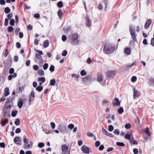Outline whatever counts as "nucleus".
<instances>
[{"instance_id": "obj_1", "label": "nucleus", "mask_w": 154, "mask_h": 154, "mask_svg": "<svg viewBox=\"0 0 154 154\" xmlns=\"http://www.w3.org/2000/svg\"><path fill=\"white\" fill-rule=\"evenodd\" d=\"M115 49L114 45L112 43H109L104 45L103 51L105 54H109L113 52Z\"/></svg>"}, {"instance_id": "obj_2", "label": "nucleus", "mask_w": 154, "mask_h": 154, "mask_svg": "<svg viewBox=\"0 0 154 154\" xmlns=\"http://www.w3.org/2000/svg\"><path fill=\"white\" fill-rule=\"evenodd\" d=\"M69 42L72 45L77 46L79 44L78 36L77 34L74 33L69 38Z\"/></svg>"}, {"instance_id": "obj_3", "label": "nucleus", "mask_w": 154, "mask_h": 154, "mask_svg": "<svg viewBox=\"0 0 154 154\" xmlns=\"http://www.w3.org/2000/svg\"><path fill=\"white\" fill-rule=\"evenodd\" d=\"M129 31L133 41L134 42H137L136 38L137 35L135 33V27L131 25L129 26Z\"/></svg>"}, {"instance_id": "obj_4", "label": "nucleus", "mask_w": 154, "mask_h": 154, "mask_svg": "<svg viewBox=\"0 0 154 154\" xmlns=\"http://www.w3.org/2000/svg\"><path fill=\"white\" fill-rule=\"evenodd\" d=\"M92 80L91 76L87 75L82 78V83L86 86H89L92 83Z\"/></svg>"}, {"instance_id": "obj_5", "label": "nucleus", "mask_w": 154, "mask_h": 154, "mask_svg": "<svg viewBox=\"0 0 154 154\" xmlns=\"http://www.w3.org/2000/svg\"><path fill=\"white\" fill-rule=\"evenodd\" d=\"M116 72L114 71H107L106 73V75L107 79L109 80L113 79L115 77Z\"/></svg>"}, {"instance_id": "obj_6", "label": "nucleus", "mask_w": 154, "mask_h": 154, "mask_svg": "<svg viewBox=\"0 0 154 154\" xmlns=\"http://www.w3.org/2000/svg\"><path fill=\"white\" fill-rule=\"evenodd\" d=\"M21 138L18 136L14 138V143L19 146H21Z\"/></svg>"}, {"instance_id": "obj_7", "label": "nucleus", "mask_w": 154, "mask_h": 154, "mask_svg": "<svg viewBox=\"0 0 154 154\" xmlns=\"http://www.w3.org/2000/svg\"><path fill=\"white\" fill-rule=\"evenodd\" d=\"M29 102H31L32 100H34L35 97V93L33 91H32L29 95Z\"/></svg>"}, {"instance_id": "obj_8", "label": "nucleus", "mask_w": 154, "mask_h": 154, "mask_svg": "<svg viewBox=\"0 0 154 154\" xmlns=\"http://www.w3.org/2000/svg\"><path fill=\"white\" fill-rule=\"evenodd\" d=\"M82 150L84 153H89L90 152L89 148L86 146L83 145L81 148Z\"/></svg>"}, {"instance_id": "obj_9", "label": "nucleus", "mask_w": 154, "mask_h": 154, "mask_svg": "<svg viewBox=\"0 0 154 154\" xmlns=\"http://www.w3.org/2000/svg\"><path fill=\"white\" fill-rule=\"evenodd\" d=\"M85 19L86 26L88 27L90 26L91 25V22L89 17L86 16Z\"/></svg>"}, {"instance_id": "obj_10", "label": "nucleus", "mask_w": 154, "mask_h": 154, "mask_svg": "<svg viewBox=\"0 0 154 154\" xmlns=\"http://www.w3.org/2000/svg\"><path fill=\"white\" fill-rule=\"evenodd\" d=\"M60 131L61 133L63 134H64L65 133H68V131L66 126L64 125L63 127L61 128L60 129Z\"/></svg>"}, {"instance_id": "obj_11", "label": "nucleus", "mask_w": 154, "mask_h": 154, "mask_svg": "<svg viewBox=\"0 0 154 154\" xmlns=\"http://www.w3.org/2000/svg\"><path fill=\"white\" fill-rule=\"evenodd\" d=\"M114 100L115 101L113 103V105L114 106H119L120 104V102L119 101V99L118 98H115L114 99Z\"/></svg>"}, {"instance_id": "obj_12", "label": "nucleus", "mask_w": 154, "mask_h": 154, "mask_svg": "<svg viewBox=\"0 0 154 154\" xmlns=\"http://www.w3.org/2000/svg\"><path fill=\"white\" fill-rule=\"evenodd\" d=\"M152 20L151 19H149L146 20L144 25L145 29H147L148 28L152 23Z\"/></svg>"}, {"instance_id": "obj_13", "label": "nucleus", "mask_w": 154, "mask_h": 154, "mask_svg": "<svg viewBox=\"0 0 154 154\" xmlns=\"http://www.w3.org/2000/svg\"><path fill=\"white\" fill-rule=\"evenodd\" d=\"M140 94V93L135 88L133 91V98L135 99L136 97H138Z\"/></svg>"}, {"instance_id": "obj_14", "label": "nucleus", "mask_w": 154, "mask_h": 154, "mask_svg": "<svg viewBox=\"0 0 154 154\" xmlns=\"http://www.w3.org/2000/svg\"><path fill=\"white\" fill-rule=\"evenodd\" d=\"M62 150L63 152L64 153L68 151L69 147L67 146L66 145L64 144L62 146Z\"/></svg>"}, {"instance_id": "obj_15", "label": "nucleus", "mask_w": 154, "mask_h": 154, "mask_svg": "<svg viewBox=\"0 0 154 154\" xmlns=\"http://www.w3.org/2000/svg\"><path fill=\"white\" fill-rule=\"evenodd\" d=\"M14 99V97L13 96L9 97V98L7 99V100L6 102L5 105H7L8 104V103H13V100Z\"/></svg>"}, {"instance_id": "obj_16", "label": "nucleus", "mask_w": 154, "mask_h": 154, "mask_svg": "<svg viewBox=\"0 0 154 154\" xmlns=\"http://www.w3.org/2000/svg\"><path fill=\"white\" fill-rule=\"evenodd\" d=\"M23 100L22 98H20L17 103V106L19 108H21L23 105Z\"/></svg>"}, {"instance_id": "obj_17", "label": "nucleus", "mask_w": 154, "mask_h": 154, "mask_svg": "<svg viewBox=\"0 0 154 154\" xmlns=\"http://www.w3.org/2000/svg\"><path fill=\"white\" fill-rule=\"evenodd\" d=\"M131 135L128 134H125L124 137L129 140L130 142L131 143V144L132 145V143H131L132 140L131 139Z\"/></svg>"}, {"instance_id": "obj_18", "label": "nucleus", "mask_w": 154, "mask_h": 154, "mask_svg": "<svg viewBox=\"0 0 154 154\" xmlns=\"http://www.w3.org/2000/svg\"><path fill=\"white\" fill-rule=\"evenodd\" d=\"M10 94L9 89L8 87L6 88L4 91V95L5 97L8 96Z\"/></svg>"}, {"instance_id": "obj_19", "label": "nucleus", "mask_w": 154, "mask_h": 154, "mask_svg": "<svg viewBox=\"0 0 154 154\" xmlns=\"http://www.w3.org/2000/svg\"><path fill=\"white\" fill-rule=\"evenodd\" d=\"M124 53L127 55H130L131 53V49L128 48H125L124 50Z\"/></svg>"}, {"instance_id": "obj_20", "label": "nucleus", "mask_w": 154, "mask_h": 154, "mask_svg": "<svg viewBox=\"0 0 154 154\" xmlns=\"http://www.w3.org/2000/svg\"><path fill=\"white\" fill-rule=\"evenodd\" d=\"M97 80L98 82H101L102 81L103 77L102 74L101 73H98L97 76Z\"/></svg>"}, {"instance_id": "obj_21", "label": "nucleus", "mask_w": 154, "mask_h": 154, "mask_svg": "<svg viewBox=\"0 0 154 154\" xmlns=\"http://www.w3.org/2000/svg\"><path fill=\"white\" fill-rule=\"evenodd\" d=\"M8 119H5V120H2V121L1 124L2 126H5L6 124L8 123Z\"/></svg>"}, {"instance_id": "obj_22", "label": "nucleus", "mask_w": 154, "mask_h": 154, "mask_svg": "<svg viewBox=\"0 0 154 154\" xmlns=\"http://www.w3.org/2000/svg\"><path fill=\"white\" fill-rule=\"evenodd\" d=\"M49 42L48 40H45L43 43V47L45 48H47L49 46Z\"/></svg>"}, {"instance_id": "obj_23", "label": "nucleus", "mask_w": 154, "mask_h": 154, "mask_svg": "<svg viewBox=\"0 0 154 154\" xmlns=\"http://www.w3.org/2000/svg\"><path fill=\"white\" fill-rule=\"evenodd\" d=\"M135 64V62H133L131 65H128L125 67V69L127 70H128L129 68L133 66Z\"/></svg>"}, {"instance_id": "obj_24", "label": "nucleus", "mask_w": 154, "mask_h": 154, "mask_svg": "<svg viewBox=\"0 0 154 154\" xmlns=\"http://www.w3.org/2000/svg\"><path fill=\"white\" fill-rule=\"evenodd\" d=\"M37 73L40 76H43L44 75V72L42 69H39Z\"/></svg>"}, {"instance_id": "obj_25", "label": "nucleus", "mask_w": 154, "mask_h": 154, "mask_svg": "<svg viewBox=\"0 0 154 154\" xmlns=\"http://www.w3.org/2000/svg\"><path fill=\"white\" fill-rule=\"evenodd\" d=\"M14 123L17 126L19 125L20 123V119L19 118L17 119L14 122Z\"/></svg>"}, {"instance_id": "obj_26", "label": "nucleus", "mask_w": 154, "mask_h": 154, "mask_svg": "<svg viewBox=\"0 0 154 154\" xmlns=\"http://www.w3.org/2000/svg\"><path fill=\"white\" fill-rule=\"evenodd\" d=\"M56 83V81L55 79H53L50 81V86H54Z\"/></svg>"}, {"instance_id": "obj_27", "label": "nucleus", "mask_w": 154, "mask_h": 154, "mask_svg": "<svg viewBox=\"0 0 154 154\" xmlns=\"http://www.w3.org/2000/svg\"><path fill=\"white\" fill-rule=\"evenodd\" d=\"M6 106V105H5L4 106L3 110V112L4 114H6V113H8V112H9V109L8 110V108H7V107L6 106Z\"/></svg>"}, {"instance_id": "obj_28", "label": "nucleus", "mask_w": 154, "mask_h": 154, "mask_svg": "<svg viewBox=\"0 0 154 154\" xmlns=\"http://www.w3.org/2000/svg\"><path fill=\"white\" fill-rule=\"evenodd\" d=\"M57 6L59 8H62L63 6V3L62 2L60 1L58 2L57 3Z\"/></svg>"}, {"instance_id": "obj_29", "label": "nucleus", "mask_w": 154, "mask_h": 154, "mask_svg": "<svg viewBox=\"0 0 154 154\" xmlns=\"http://www.w3.org/2000/svg\"><path fill=\"white\" fill-rule=\"evenodd\" d=\"M118 112L119 114H121L124 112V109L122 107H120L118 109Z\"/></svg>"}, {"instance_id": "obj_30", "label": "nucleus", "mask_w": 154, "mask_h": 154, "mask_svg": "<svg viewBox=\"0 0 154 154\" xmlns=\"http://www.w3.org/2000/svg\"><path fill=\"white\" fill-rule=\"evenodd\" d=\"M58 15L60 19L62 18V13L61 11V10L59 9L57 12Z\"/></svg>"}, {"instance_id": "obj_31", "label": "nucleus", "mask_w": 154, "mask_h": 154, "mask_svg": "<svg viewBox=\"0 0 154 154\" xmlns=\"http://www.w3.org/2000/svg\"><path fill=\"white\" fill-rule=\"evenodd\" d=\"M145 133L149 136L150 137L151 135L150 134L149 129L148 127H147L145 129Z\"/></svg>"}, {"instance_id": "obj_32", "label": "nucleus", "mask_w": 154, "mask_h": 154, "mask_svg": "<svg viewBox=\"0 0 154 154\" xmlns=\"http://www.w3.org/2000/svg\"><path fill=\"white\" fill-rule=\"evenodd\" d=\"M4 11L5 14H7L10 12L11 9L9 7H7L5 8Z\"/></svg>"}, {"instance_id": "obj_33", "label": "nucleus", "mask_w": 154, "mask_h": 154, "mask_svg": "<svg viewBox=\"0 0 154 154\" xmlns=\"http://www.w3.org/2000/svg\"><path fill=\"white\" fill-rule=\"evenodd\" d=\"M23 141L24 144L28 143V140L25 135L23 136Z\"/></svg>"}, {"instance_id": "obj_34", "label": "nucleus", "mask_w": 154, "mask_h": 154, "mask_svg": "<svg viewBox=\"0 0 154 154\" xmlns=\"http://www.w3.org/2000/svg\"><path fill=\"white\" fill-rule=\"evenodd\" d=\"M18 112V111L16 110L15 111L13 110L11 112V116L13 117H15L17 115Z\"/></svg>"}, {"instance_id": "obj_35", "label": "nucleus", "mask_w": 154, "mask_h": 154, "mask_svg": "<svg viewBox=\"0 0 154 154\" xmlns=\"http://www.w3.org/2000/svg\"><path fill=\"white\" fill-rule=\"evenodd\" d=\"M38 80L39 82H41L42 83H44L45 81V79L44 77H42L38 78Z\"/></svg>"}, {"instance_id": "obj_36", "label": "nucleus", "mask_w": 154, "mask_h": 154, "mask_svg": "<svg viewBox=\"0 0 154 154\" xmlns=\"http://www.w3.org/2000/svg\"><path fill=\"white\" fill-rule=\"evenodd\" d=\"M43 89V87L40 86H38L36 88V90L39 92L42 91Z\"/></svg>"}, {"instance_id": "obj_37", "label": "nucleus", "mask_w": 154, "mask_h": 154, "mask_svg": "<svg viewBox=\"0 0 154 154\" xmlns=\"http://www.w3.org/2000/svg\"><path fill=\"white\" fill-rule=\"evenodd\" d=\"M116 145L119 146H125V144L122 142H117Z\"/></svg>"}, {"instance_id": "obj_38", "label": "nucleus", "mask_w": 154, "mask_h": 154, "mask_svg": "<svg viewBox=\"0 0 154 154\" xmlns=\"http://www.w3.org/2000/svg\"><path fill=\"white\" fill-rule=\"evenodd\" d=\"M80 74L81 75L83 76H85L87 75L86 72H85V70L84 69L81 71Z\"/></svg>"}, {"instance_id": "obj_39", "label": "nucleus", "mask_w": 154, "mask_h": 154, "mask_svg": "<svg viewBox=\"0 0 154 154\" xmlns=\"http://www.w3.org/2000/svg\"><path fill=\"white\" fill-rule=\"evenodd\" d=\"M35 57L37 59L40 60H42V57L41 56V55L39 54H38L36 53L35 54Z\"/></svg>"}, {"instance_id": "obj_40", "label": "nucleus", "mask_w": 154, "mask_h": 154, "mask_svg": "<svg viewBox=\"0 0 154 154\" xmlns=\"http://www.w3.org/2000/svg\"><path fill=\"white\" fill-rule=\"evenodd\" d=\"M14 30V28L11 26H9L7 28L8 31V32H12Z\"/></svg>"}, {"instance_id": "obj_41", "label": "nucleus", "mask_w": 154, "mask_h": 154, "mask_svg": "<svg viewBox=\"0 0 154 154\" xmlns=\"http://www.w3.org/2000/svg\"><path fill=\"white\" fill-rule=\"evenodd\" d=\"M113 134L116 135H119L120 134V132L119 129H116L114 130L113 132Z\"/></svg>"}, {"instance_id": "obj_42", "label": "nucleus", "mask_w": 154, "mask_h": 154, "mask_svg": "<svg viewBox=\"0 0 154 154\" xmlns=\"http://www.w3.org/2000/svg\"><path fill=\"white\" fill-rule=\"evenodd\" d=\"M28 143L24 144V148L25 149H30L32 148L31 147V146L29 144H27Z\"/></svg>"}, {"instance_id": "obj_43", "label": "nucleus", "mask_w": 154, "mask_h": 154, "mask_svg": "<svg viewBox=\"0 0 154 154\" xmlns=\"http://www.w3.org/2000/svg\"><path fill=\"white\" fill-rule=\"evenodd\" d=\"M15 20L14 19H11V20L10 21V24L12 26H13L15 24Z\"/></svg>"}, {"instance_id": "obj_44", "label": "nucleus", "mask_w": 154, "mask_h": 154, "mask_svg": "<svg viewBox=\"0 0 154 154\" xmlns=\"http://www.w3.org/2000/svg\"><path fill=\"white\" fill-rule=\"evenodd\" d=\"M114 127L111 125L109 126L108 128V130L109 131H112L114 129Z\"/></svg>"}, {"instance_id": "obj_45", "label": "nucleus", "mask_w": 154, "mask_h": 154, "mask_svg": "<svg viewBox=\"0 0 154 154\" xmlns=\"http://www.w3.org/2000/svg\"><path fill=\"white\" fill-rule=\"evenodd\" d=\"M131 125L130 123H127L125 125V128L127 129H129L131 128Z\"/></svg>"}, {"instance_id": "obj_46", "label": "nucleus", "mask_w": 154, "mask_h": 154, "mask_svg": "<svg viewBox=\"0 0 154 154\" xmlns=\"http://www.w3.org/2000/svg\"><path fill=\"white\" fill-rule=\"evenodd\" d=\"M54 68L55 67L53 65H52L50 66L49 68V70L50 71L52 72H53L54 70Z\"/></svg>"}, {"instance_id": "obj_47", "label": "nucleus", "mask_w": 154, "mask_h": 154, "mask_svg": "<svg viewBox=\"0 0 154 154\" xmlns=\"http://www.w3.org/2000/svg\"><path fill=\"white\" fill-rule=\"evenodd\" d=\"M45 146V144L43 143L40 142L38 144V146L40 148L43 147Z\"/></svg>"}, {"instance_id": "obj_48", "label": "nucleus", "mask_w": 154, "mask_h": 154, "mask_svg": "<svg viewBox=\"0 0 154 154\" xmlns=\"http://www.w3.org/2000/svg\"><path fill=\"white\" fill-rule=\"evenodd\" d=\"M9 103V105H7L8 106H6L7 108L9 109V110H10L11 108L13 106V103Z\"/></svg>"}, {"instance_id": "obj_49", "label": "nucleus", "mask_w": 154, "mask_h": 154, "mask_svg": "<svg viewBox=\"0 0 154 154\" xmlns=\"http://www.w3.org/2000/svg\"><path fill=\"white\" fill-rule=\"evenodd\" d=\"M67 54V51L65 50H63L62 53V55L63 56H66Z\"/></svg>"}, {"instance_id": "obj_50", "label": "nucleus", "mask_w": 154, "mask_h": 154, "mask_svg": "<svg viewBox=\"0 0 154 154\" xmlns=\"http://www.w3.org/2000/svg\"><path fill=\"white\" fill-rule=\"evenodd\" d=\"M48 63H45L43 66V69L44 70L47 69L48 68Z\"/></svg>"}, {"instance_id": "obj_51", "label": "nucleus", "mask_w": 154, "mask_h": 154, "mask_svg": "<svg viewBox=\"0 0 154 154\" xmlns=\"http://www.w3.org/2000/svg\"><path fill=\"white\" fill-rule=\"evenodd\" d=\"M20 30V29L19 28H17L15 30V33L16 35H18V33Z\"/></svg>"}, {"instance_id": "obj_52", "label": "nucleus", "mask_w": 154, "mask_h": 154, "mask_svg": "<svg viewBox=\"0 0 154 154\" xmlns=\"http://www.w3.org/2000/svg\"><path fill=\"white\" fill-rule=\"evenodd\" d=\"M13 15L12 13H11L10 14H9L7 15V17L8 18V19L10 20L11 19Z\"/></svg>"}, {"instance_id": "obj_53", "label": "nucleus", "mask_w": 154, "mask_h": 154, "mask_svg": "<svg viewBox=\"0 0 154 154\" xmlns=\"http://www.w3.org/2000/svg\"><path fill=\"white\" fill-rule=\"evenodd\" d=\"M137 79V77L135 76H133L131 79V81L133 82H135Z\"/></svg>"}, {"instance_id": "obj_54", "label": "nucleus", "mask_w": 154, "mask_h": 154, "mask_svg": "<svg viewBox=\"0 0 154 154\" xmlns=\"http://www.w3.org/2000/svg\"><path fill=\"white\" fill-rule=\"evenodd\" d=\"M100 145V142L99 141H96L95 142V146L96 147L99 146Z\"/></svg>"}, {"instance_id": "obj_55", "label": "nucleus", "mask_w": 154, "mask_h": 154, "mask_svg": "<svg viewBox=\"0 0 154 154\" xmlns=\"http://www.w3.org/2000/svg\"><path fill=\"white\" fill-rule=\"evenodd\" d=\"M66 39H67V37L65 35H62V39L63 41V42L65 41L66 40Z\"/></svg>"}, {"instance_id": "obj_56", "label": "nucleus", "mask_w": 154, "mask_h": 154, "mask_svg": "<svg viewBox=\"0 0 154 154\" xmlns=\"http://www.w3.org/2000/svg\"><path fill=\"white\" fill-rule=\"evenodd\" d=\"M33 69L35 70H38L39 69L38 66L37 65H35L33 66Z\"/></svg>"}, {"instance_id": "obj_57", "label": "nucleus", "mask_w": 154, "mask_h": 154, "mask_svg": "<svg viewBox=\"0 0 154 154\" xmlns=\"http://www.w3.org/2000/svg\"><path fill=\"white\" fill-rule=\"evenodd\" d=\"M5 144L4 142L0 143V147L2 148H4L5 147Z\"/></svg>"}, {"instance_id": "obj_58", "label": "nucleus", "mask_w": 154, "mask_h": 154, "mask_svg": "<svg viewBox=\"0 0 154 154\" xmlns=\"http://www.w3.org/2000/svg\"><path fill=\"white\" fill-rule=\"evenodd\" d=\"M74 127V125L72 124H69L68 126V128L70 129H73Z\"/></svg>"}, {"instance_id": "obj_59", "label": "nucleus", "mask_w": 154, "mask_h": 154, "mask_svg": "<svg viewBox=\"0 0 154 154\" xmlns=\"http://www.w3.org/2000/svg\"><path fill=\"white\" fill-rule=\"evenodd\" d=\"M4 25L5 26H7L8 25V19L7 18H6L5 19Z\"/></svg>"}, {"instance_id": "obj_60", "label": "nucleus", "mask_w": 154, "mask_h": 154, "mask_svg": "<svg viewBox=\"0 0 154 154\" xmlns=\"http://www.w3.org/2000/svg\"><path fill=\"white\" fill-rule=\"evenodd\" d=\"M14 69L13 68H11L10 69L9 71V73L11 74H12L14 73Z\"/></svg>"}, {"instance_id": "obj_61", "label": "nucleus", "mask_w": 154, "mask_h": 154, "mask_svg": "<svg viewBox=\"0 0 154 154\" xmlns=\"http://www.w3.org/2000/svg\"><path fill=\"white\" fill-rule=\"evenodd\" d=\"M16 47L17 48H20L21 45L20 42H17L16 43Z\"/></svg>"}, {"instance_id": "obj_62", "label": "nucleus", "mask_w": 154, "mask_h": 154, "mask_svg": "<svg viewBox=\"0 0 154 154\" xmlns=\"http://www.w3.org/2000/svg\"><path fill=\"white\" fill-rule=\"evenodd\" d=\"M104 146L103 145H101L99 146V149L100 151H102L104 149Z\"/></svg>"}, {"instance_id": "obj_63", "label": "nucleus", "mask_w": 154, "mask_h": 154, "mask_svg": "<svg viewBox=\"0 0 154 154\" xmlns=\"http://www.w3.org/2000/svg\"><path fill=\"white\" fill-rule=\"evenodd\" d=\"M134 153V154H137L138 153V150L137 149L134 148L133 150Z\"/></svg>"}, {"instance_id": "obj_64", "label": "nucleus", "mask_w": 154, "mask_h": 154, "mask_svg": "<svg viewBox=\"0 0 154 154\" xmlns=\"http://www.w3.org/2000/svg\"><path fill=\"white\" fill-rule=\"evenodd\" d=\"M151 45L153 46H154V38H151Z\"/></svg>"}]
</instances>
